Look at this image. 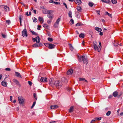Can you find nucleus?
Listing matches in <instances>:
<instances>
[{"instance_id":"63","label":"nucleus","mask_w":123,"mask_h":123,"mask_svg":"<svg viewBox=\"0 0 123 123\" xmlns=\"http://www.w3.org/2000/svg\"><path fill=\"white\" fill-rule=\"evenodd\" d=\"M120 115L121 116H122L123 115V112H121L120 114Z\"/></svg>"},{"instance_id":"1","label":"nucleus","mask_w":123,"mask_h":123,"mask_svg":"<svg viewBox=\"0 0 123 123\" xmlns=\"http://www.w3.org/2000/svg\"><path fill=\"white\" fill-rule=\"evenodd\" d=\"M62 85V82L57 80L55 81L54 86H55L57 88H61Z\"/></svg>"},{"instance_id":"49","label":"nucleus","mask_w":123,"mask_h":123,"mask_svg":"<svg viewBox=\"0 0 123 123\" xmlns=\"http://www.w3.org/2000/svg\"><path fill=\"white\" fill-rule=\"evenodd\" d=\"M89 34L91 35L92 33V31L91 30H90L89 31Z\"/></svg>"},{"instance_id":"37","label":"nucleus","mask_w":123,"mask_h":123,"mask_svg":"<svg viewBox=\"0 0 123 123\" xmlns=\"http://www.w3.org/2000/svg\"><path fill=\"white\" fill-rule=\"evenodd\" d=\"M48 41L50 42H52L53 41V39L52 38L50 37H48Z\"/></svg>"},{"instance_id":"2","label":"nucleus","mask_w":123,"mask_h":123,"mask_svg":"<svg viewBox=\"0 0 123 123\" xmlns=\"http://www.w3.org/2000/svg\"><path fill=\"white\" fill-rule=\"evenodd\" d=\"M93 47L95 51H97L99 52H100L101 47L100 46H97L96 44V41L93 42Z\"/></svg>"},{"instance_id":"48","label":"nucleus","mask_w":123,"mask_h":123,"mask_svg":"<svg viewBox=\"0 0 123 123\" xmlns=\"http://www.w3.org/2000/svg\"><path fill=\"white\" fill-rule=\"evenodd\" d=\"M5 70L7 71H10V69L9 68H7L5 69Z\"/></svg>"},{"instance_id":"16","label":"nucleus","mask_w":123,"mask_h":123,"mask_svg":"<svg viewBox=\"0 0 123 123\" xmlns=\"http://www.w3.org/2000/svg\"><path fill=\"white\" fill-rule=\"evenodd\" d=\"M2 85L4 87H6L7 86V83L6 82L2 81L1 82Z\"/></svg>"},{"instance_id":"17","label":"nucleus","mask_w":123,"mask_h":123,"mask_svg":"<svg viewBox=\"0 0 123 123\" xmlns=\"http://www.w3.org/2000/svg\"><path fill=\"white\" fill-rule=\"evenodd\" d=\"M38 19L40 23L42 24L43 23L44 20L41 17H39L38 18Z\"/></svg>"},{"instance_id":"35","label":"nucleus","mask_w":123,"mask_h":123,"mask_svg":"<svg viewBox=\"0 0 123 123\" xmlns=\"http://www.w3.org/2000/svg\"><path fill=\"white\" fill-rule=\"evenodd\" d=\"M33 22H36L37 21V20L34 17L33 18Z\"/></svg>"},{"instance_id":"46","label":"nucleus","mask_w":123,"mask_h":123,"mask_svg":"<svg viewBox=\"0 0 123 123\" xmlns=\"http://www.w3.org/2000/svg\"><path fill=\"white\" fill-rule=\"evenodd\" d=\"M36 102H35L33 103L32 105V106L31 107V108H33L34 107V106H35V105L36 104Z\"/></svg>"},{"instance_id":"10","label":"nucleus","mask_w":123,"mask_h":123,"mask_svg":"<svg viewBox=\"0 0 123 123\" xmlns=\"http://www.w3.org/2000/svg\"><path fill=\"white\" fill-rule=\"evenodd\" d=\"M60 18H58L56 20V22L54 24V26L55 27H58L59 25V23L60 20Z\"/></svg>"},{"instance_id":"6","label":"nucleus","mask_w":123,"mask_h":123,"mask_svg":"<svg viewBox=\"0 0 123 123\" xmlns=\"http://www.w3.org/2000/svg\"><path fill=\"white\" fill-rule=\"evenodd\" d=\"M55 81L53 78H51L49 80V84L52 86H54Z\"/></svg>"},{"instance_id":"31","label":"nucleus","mask_w":123,"mask_h":123,"mask_svg":"<svg viewBox=\"0 0 123 123\" xmlns=\"http://www.w3.org/2000/svg\"><path fill=\"white\" fill-rule=\"evenodd\" d=\"M105 14L107 15L110 17H112V15L109 13L107 12H105Z\"/></svg>"},{"instance_id":"51","label":"nucleus","mask_w":123,"mask_h":123,"mask_svg":"<svg viewBox=\"0 0 123 123\" xmlns=\"http://www.w3.org/2000/svg\"><path fill=\"white\" fill-rule=\"evenodd\" d=\"M28 84L30 85V86H31L32 85V83L30 81H28Z\"/></svg>"},{"instance_id":"54","label":"nucleus","mask_w":123,"mask_h":123,"mask_svg":"<svg viewBox=\"0 0 123 123\" xmlns=\"http://www.w3.org/2000/svg\"><path fill=\"white\" fill-rule=\"evenodd\" d=\"M2 36L4 38H5L6 37V36L5 35L3 34H2Z\"/></svg>"},{"instance_id":"19","label":"nucleus","mask_w":123,"mask_h":123,"mask_svg":"<svg viewBox=\"0 0 123 123\" xmlns=\"http://www.w3.org/2000/svg\"><path fill=\"white\" fill-rule=\"evenodd\" d=\"M13 81L14 82L16 83L17 85H18L19 86H20V84L18 81L14 79L13 80Z\"/></svg>"},{"instance_id":"58","label":"nucleus","mask_w":123,"mask_h":123,"mask_svg":"<svg viewBox=\"0 0 123 123\" xmlns=\"http://www.w3.org/2000/svg\"><path fill=\"white\" fill-rule=\"evenodd\" d=\"M99 34L101 36L103 35V32H101L99 33Z\"/></svg>"},{"instance_id":"11","label":"nucleus","mask_w":123,"mask_h":123,"mask_svg":"<svg viewBox=\"0 0 123 123\" xmlns=\"http://www.w3.org/2000/svg\"><path fill=\"white\" fill-rule=\"evenodd\" d=\"M40 80L41 82H46L47 81V78L46 77H42L40 79Z\"/></svg>"},{"instance_id":"52","label":"nucleus","mask_w":123,"mask_h":123,"mask_svg":"<svg viewBox=\"0 0 123 123\" xmlns=\"http://www.w3.org/2000/svg\"><path fill=\"white\" fill-rule=\"evenodd\" d=\"M49 2L50 3H54V0H50L49 1Z\"/></svg>"},{"instance_id":"27","label":"nucleus","mask_w":123,"mask_h":123,"mask_svg":"<svg viewBox=\"0 0 123 123\" xmlns=\"http://www.w3.org/2000/svg\"><path fill=\"white\" fill-rule=\"evenodd\" d=\"M84 34L83 33H81L79 35V37L80 38H83L84 37Z\"/></svg>"},{"instance_id":"45","label":"nucleus","mask_w":123,"mask_h":123,"mask_svg":"<svg viewBox=\"0 0 123 123\" xmlns=\"http://www.w3.org/2000/svg\"><path fill=\"white\" fill-rule=\"evenodd\" d=\"M34 97L35 98V99L37 100V98L36 97V93H34L33 94Z\"/></svg>"},{"instance_id":"43","label":"nucleus","mask_w":123,"mask_h":123,"mask_svg":"<svg viewBox=\"0 0 123 123\" xmlns=\"http://www.w3.org/2000/svg\"><path fill=\"white\" fill-rule=\"evenodd\" d=\"M95 119L96 120H100L101 119V117H97L95 118Z\"/></svg>"},{"instance_id":"14","label":"nucleus","mask_w":123,"mask_h":123,"mask_svg":"<svg viewBox=\"0 0 123 123\" xmlns=\"http://www.w3.org/2000/svg\"><path fill=\"white\" fill-rule=\"evenodd\" d=\"M58 107V106L56 105H52L50 107L51 109H57Z\"/></svg>"},{"instance_id":"13","label":"nucleus","mask_w":123,"mask_h":123,"mask_svg":"<svg viewBox=\"0 0 123 123\" xmlns=\"http://www.w3.org/2000/svg\"><path fill=\"white\" fill-rule=\"evenodd\" d=\"M73 72V70L72 69H69L67 72V74L68 75L72 74Z\"/></svg>"},{"instance_id":"26","label":"nucleus","mask_w":123,"mask_h":123,"mask_svg":"<svg viewBox=\"0 0 123 123\" xmlns=\"http://www.w3.org/2000/svg\"><path fill=\"white\" fill-rule=\"evenodd\" d=\"M22 16L21 15H20L19 16V19L20 20V25L21 26L22 25L21 24L22 21H21V19L22 18Z\"/></svg>"},{"instance_id":"22","label":"nucleus","mask_w":123,"mask_h":123,"mask_svg":"<svg viewBox=\"0 0 123 123\" xmlns=\"http://www.w3.org/2000/svg\"><path fill=\"white\" fill-rule=\"evenodd\" d=\"M74 107L73 106L71 107L69 109V112L71 113L73 112L74 110Z\"/></svg>"},{"instance_id":"59","label":"nucleus","mask_w":123,"mask_h":123,"mask_svg":"<svg viewBox=\"0 0 123 123\" xmlns=\"http://www.w3.org/2000/svg\"><path fill=\"white\" fill-rule=\"evenodd\" d=\"M2 75L1 74H0V80H1L2 78Z\"/></svg>"},{"instance_id":"29","label":"nucleus","mask_w":123,"mask_h":123,"mask_svg":"<svg viewBox=\"0 0 123 123\" xmlns=\"http://www.w3.org/2000/svg\"><path fill=\"white\" fill-rule=\"evenodd\" d=\"M69 47L70 49L72 50H73L74 48L72 46V45L71 44H69Z\"/></svg>"},{"instance_id":"60","label":"nucleus","mask_w":123,"mask_h":123,"mask_svg":"<svg viewBox=\"0 0 123 123\" xmlns=\"http://www.w3.org/2000/svg\"><path fill=\"white\" fill-rule=\"evenodd\" d=\"M112 97V96L111 95H110L108 97L109 98H111Z\"/></svg>"},{"instance_id":"30","label":"nucleus","mask_w":123,"mask_h":123,"mask_svg":"<svg viewBox=\"0 0 123 123\" xmlns=\"http://www.w3.org/2000/svg\"><path fill=\"white\" fill-rule=\"evenodd\" d=\"M69 16L71 18H72V12L71 11H70L68 13Z\"/></svg>"},{"instance_id":"39","label":"nucleus","mask_w":123,"mask_h":123,"mask_svg":"<svg viewBox=\"0 0 123 123\" xmlns=\"http://www.w3.org/2000/svg\"><path fill=\"white\" fill-rule=\"evenodd\" d=\"M80 15L79 13H77L76 15V17L77 18H79L80 17Z\"/></svg>"},{"instance_id":"55","label":"nucleus","mask_w":123,"mask_h":123,"mask_svg":"<svg viewBox=\"0 0 123 123\" xmlns=\"http://www.w3.org/2000/svg\"><path fill=\"white\" fill-rule=\"evenodd\" d=\"M80 25V24L79 23H78L76 25V26H79Z\"/></svg>"},{"instance_id":"62","label":"nucleus","mask_w":123,"mask_h":123,"mask_svg":"<svg viewBox=\"0 0 123 123\" xmlns=\"http://www.w3.org/2000/svg\"><path fill=\"white\" fill-rule=\"evenodd\" d=\"M33 12L34 14H36V11L35 10H33Z\"/></svg>"},{"instance_id":"47","label":"nucleus","mask_w":123,"mask_h":123,"mask_svg":"<svg viewBox=\"0 0 123 123\" xmlns=\"http://www.w3.org/2000/svg\"><path fill=\"white\" fill-rule=\"evenodd\" d=\"M41 27V25H38V28H37V29L38 30H40V28Z\"/></svg>"},{"instance_id":"33","label":"nucleus","mask_w":123,"mask_h":123,"mask_svg":"<svg viewBox=\"0 0 123 123\" xmlns=\"http://www.w3.org/2000/svg\"><path fill=\"white\" fill-rule=\"evenodd\" d=\"M112 3L113 4H115L117 3V0H111Z\"/></svg>"},{"instance_id":"9","label":"nucleus","mask_w":123,"mask_h":123,"mask_svg":"<svg viewBox=\"0 0 123 123\" xmlns=\"http://www.w3.org/2000/svg\"><path fill=\"white\" fill-rule=\"evenodd\" d=\"M32 38L34 42L36 41L37 43H39L40 42V39L38 37H36L35 38Z\"/></svg>"},{"instance_id":"7","label":"nucleus","mask_w":123,"mask_h":123,"mask_svg":"<svg viewBox=\"0 0 123 123\" xmlns=\"http://www.w3.org/2000/svg\"><path fill=\"white\" fill-rule=\"evenodd\" d=\"M22 35L23 37H27V31L26 29H25L22 31Z\"/></svg>"},{"instance_id":"44","label":"nucleus","mask_w":123,"mask_h":123,"mask_svg":"<svg viewBox=\"0 0 123 123\" xmlns=\"http://www.w3.org/2000/svg\"><path fill=\"white\" fill-rule=\"evenodd\" d=\"M54 4L56 5H60V3L59 2H54Z\"/></svg>"},{"instance_id":"4","label":"nucleus","mask_w":123,"mask_h":123,"mask_svg":"<svg viewBox=\"0 0 123 123\" xmlns=\"http://www.w3.org/2000/svg\"><path fill=\"white\" fill-rule=\"evenodd\" d=\"M44 45L50 49H53L55 47V45L51 43H45Z\"/></svg>"},{"instance_id":"56","label":"nucleus","mask_w":123,"mask_h":123,"mask_svg":"<svg viewBox=\"0 0 123 123\" xmlns=\"http://www.w3.org/2000/svg\"><path fill=\"white\" fill-rule=\"evenodd\" d=\"M26 15L27 16H29V14H28V12H26V13H25Z\"/></svg>"},{"instance_id":"20","label":"nucleus","mask_w":123,"mask_h":123,"mask_svg":"<svg viewBox=\"0 0 123 123\" xmlns=\"http://www.w3.org/2000/svg\"><path fill=\"white\" fill-rule=\"evenodd\" d=\"M79 79L80 81H84L86 82H87V81L84 78H79Z\"/></svg>"},{"instance_id":"15","label":"nucleus","mask_w":123,"mask_h":123,"mask_svg":"<svg viewBox=\"0 0 123 123\" xmlns=\"http://www.w3.org/2000/svg\"><path fill=\"white\" fill-rule=\"evenodd\" d=\"M74 1L76 4L78 5L82 3L81 1L80 0H75Z\"/></svg>"},{"instance_id":"57","label":"nucleus","mask_w":123,"mask_h":123,"mask_svg":"<svg viewBox=\"0 0 123 123\" xmlns=\"http://www.w3.org/2000/svg\"><path fill=\"white\" fill-rule=\"evenodd\" d=\"M10 100L11 101H12V96H10Z\"/></svg>"},{"instance_id":"8","label":"nucleus","mask_w":123,"mask_h":123,"mask_svg":"<svg viewBox=\"0 0 123 123\" xmlns=\"http://www.w3.org/2000/svg\"><path fill=\"white\" fill-rule=\"evenodd\" d=\"M43 13L44 14H50L52 13L53 11H52L51 10H43Z\"/></svg>"},{"instance_id":"25","label":"nucleus","mask_w":123,"mask_h":123,"mask_svg":"<svg viewBox=\"0 0 123 123\" xmlns=\"http://www.w3.org/2000/svg\"><path fill=\"white\" fill-rule=\"evenodd\" d=\"M15 73L16 74V76H17L18 77L20 78L21 77V76L20 74L19 73L16 72H15Z\"/></svg>"},{"instance_id":"41","label":"nucleus","mask_w":123,"mask_h":123,"mask_svg":"<svg viewBox=\"0 0 123 123\" xmlns=\"http://www.w3.org/2000/svg\"><path fill=\"white\" fill-rule=\"evenodd\" d=\"M111 113V111H109L107 112V113H106V115L107 116H109L110 114Z\"/></svg>"},{"instance_id":"64","label":"nucleus","mask_w":123,"mask_h":123,"mask_svg":"<svg viewBox=\"0 0 123 123\" xmlns=\"http://www.w3.org/2000/svg\"><path fill=\"white\" fill-rule=\"evenodd\" d=\"M114 45L115 46H117L118 45V44L117 43V44H116L115 43H114Z\"/></svg>"},{"instance_id":"36","label":"nucleus","mask_w":123,"mask_h":123,"mask_svg":"<svg viewBox=\"0 0 123 123\" xmlns=\"http://www.w3.org/2000/svg\"><path fill=\"white\" fill-rule=\"evenodd\" d=\"M88 4L89 6L91 7L92 6L94 5L91 2H89L88 3Z\"/></svg>"},{"instance_id":"61","label":"nucleus","mask_w":123,"mask_h":123,"mask_svg":"<svg viewBox=\"0 0 123 123\" xmlns=\"http://www.w3.org/2000/svg\"><path fill=\"white\" fill-rule=\"evenodd\" d=\"M100 11H97V13L99 15H100V13H99Z\"/></svg>"},{"instance_id":"28","label":"nucleus","mask_w":123,"mask_h":123,"mask_svg":"<svg viewBox=\"0 0 123 123\" xmlns=\"http://www.w3.org/2000/svg\"><path fill=\"white\" fill-rule=\"evenodd\" d=\"M95 29L98 32H100L102 31V29L101 28L98 27L96 28Z\"/></svg>"},{"instance_id":"40","label":"nucleus","mask_w":123,"mask_h":123,"mask_svg":"<svg viewBox=\"0 0 123 123\" xmlns=\"http://www.w3.org/2000/svg\"><path fill=\"white\" fill-rule=\"evenodd\" d=\"M6 23L8 25H9L11 23L10 21L9 20H7L6 22Z\"/></svg>"},{"instance_id":"24","label":"nucleus","mask_w":123,"mask_h":123,"mask_svg":"<svg viewBox=\"0 0 123 123\" xmlns=\"http://www.w3.org/2000/svg\"><path fill=\"white\" fill-rule=\"evenodd\" d=\"M74 24V21L72 19H71L70 20L69 22V24L71 25Z\"/></svg>"},{"instance_id":"3","label":"nucleus","mask_w":123,"mask_h":123,"mask_svg":"<svg viewBox=\"0 0 123 123\" xmlns=\"http://www.w3.org/2000/svg\"><path fill=\"white\" fill-rule=\"evenodd\" d=\"M82 59V60L84 63L86 65L87 63V61L85 56H82L78 57L79 60L80 62L81 61Z\"/></svg>"},{"instance_id":"38","label":"nucleus","mask_w":123,"mask_h":123,"mask_svg":"<svg viewBox=\"0 0 123 123\" xmlns=\"http://www.w3.org/2000/svg\"><path fill=\"white\" fill-rule=\"evenodd\" d=\"M30 31L32 33L33 35H37V33L34 32V31Z\"/></svg>"},{"instance_id":"42","label":"nucleus","mask_w":123,"mask_h":123,"mask_svg":"<svg viewBox=\"0 0 123 123\" xmlns=\"http://www.w3.org/2000/svg\"><path fill=\"white\" fill-rule=\"evenodd\" d=\"M32 46L33 47L35 48L37 47L38 46L36 44H33Z\"/></svg>"},{"instance_id":"5","label":"nucleus","mask_w":123,"mask_h":123,"mask_svg":"<svg viewBox=\"0 0 123 123\" xmlns=\"http://www.w3.org/2000/svg\"><path fill=\"white\" fill-rule=\"evenodd\" d=\"M18 100L19 104H22L24 103L25 101V99L21 96L18 97Z\"/></svg>"},{"instance_id":"34","label":"nucleus","mask_w":123,"mask_h":123,"mask_svg":"<svg viewBox=\"0 0 123 123\" xmlns=\"http://www.w3.org/2000/svg\"><path fill=\"white\" fill-rule=\"evenodd\" d=\"M48 17L50 19H52L53 18V15H50V14H49Z\"/></svg>"},{"instance_id":"21","label":"nucleus","mask_w":123,"mask_h":123,"mask_svg":"<svg viewBox=\"0 0 123 123\" xmlns=\"http://www.w3.org/2000/svg\"><path fill=\"white\" fill-rule=\"evenodd\" d=\"M113 95L114 97H116L118 95V93L117 92H115L113 93Z\"/></svg>"},{"instance_id":"53","label":"nucleus","mask_w":123,"mask_h":123,"mask_svg":"<svg viewBox=\"0 0 123 123\" xmlns=\"http://www.w3.org/2000/svg\"><path fill=\"white\" fill-rule=\"evenodd\" d=\"M63 4L65 6L66 8H67V5L66 4V3H63Z\"/></svg>"},{"instance_id":"18","label":"nucleus","mask_w":123,"mask_h":123,"mask_svg":"<svg viewBox=\"0 0 123 123\" xmlns=\"http://www.w3.org/2000/svg\"><path fill=\"white\" fill-rule=\"evenodd\" d=\"M103 2L108 4H110L111 2L110 0H105V1L104 0H101Z\"/></svg>"},{"instance_id":"32","label":"nucleus","mask_w":123,"mask_h":123,"mask_svg":"<svg viewBox=\"0 0 123 123\" xmlns=\"http://www.w3.org/2000/svg\"><path fill=\"white\" fill-rule=\"evenodd\" d=\"M43 27L45 28H47L49 27V26L46 24L44 23L43 25Z\"/></svg>"},{"instance_id":"12","label":"nucleus","mask_w":123,"mask_h":123,"mask_svg":"<svg viewBox=\"0 0 123 123\" xmlns=\"http://www.w3.org/2000/svg\"><path fill=\"white\" fill-rule=\"evenodd\" d=\"M0 7L2 8H4V10L5 11H8L9 10V7L7 6H4L3 5L1 6Z\"/></svg>"},{"instance_id":"23","label":"nucleus","mask_w":123,"mask_h":123,"mask_svg":"<svg viewBox=\"0 0 123 123\" xmlns=\"http://www.w3.org/2000/svg\"><path fill=\"white\" fill-rule=\"evenodd\" d=\"M76 8L78 11L80 12L81 11L82 8L80 6H77Z\"/></svg>"},{"instance_id":"50","label":"nucleus","mask_w":123,"mask_h":123,"mask_svg":"<svg viewBox=\"0 0 123 123\" xmlns=\"http://www.w3.org/2000/svg\"><path fill=\"white\" fill-rule=\"evenodd\" d=\"M51 22V20H48L47 21V22L49 24Z\"/></svg>"}]
</instances>
